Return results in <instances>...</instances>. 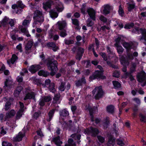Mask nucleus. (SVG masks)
<instances>
[{"mask_svg":"<svg viewBox=\"0 0 146 146\" xmlns=\"http://www.w3.org/2000/svg\"><path fill=\"white\" fill-rule=\"evenodd\" d=\"M57 64V61L53 59L49 58L48 59L47 65L48 69L51 71L50 74L52 76H53L58 70Z\"/></svg>","mask_w":146,"mask_h":146,"instance_id":"obj_1","label":"nucleus"},{"mask_svg":"<svg viewBox=\"0 0 146 146\" xmlns=\"http://www.w3.org/2000/svg\"><path fill=\"white\" fill-rule=\"evenodd\" d=\"M33 17L34 22L33 23V27H36L35 25L39 23L41 24L44 21V17L41 11L36 10L34 13Z\"/></svg>","mask_w":146,"mask_h":146,"instance_id":"obj_2","label":"nucleus"},{"mask_svg":"<svg viewBox=\"0 0 146 146\" xmlns=\"http://www.w3.org/2000/svg\"><path fill=\"white\" fill-rule=\"evenodd\" d=\"M97 68L100 70H96L89 77L90 80L92 81L95 79H104L105 78L104 76H103L104 70L103 68L100 65H98Z\"/></svg>","mask_w":146,"mask_h":146,"instance_id":"obj_3","label":"nucleus"},{"mask_svg":"<svg viewBox=\"0 0 146 146\" xmlns=\"http://www.w3.org/2000/svg\"><path fill=\"white\" fill-rule=\"evenodd\" d=\"M32 16L30 15L27 16L26 18L23 21L22 25H20L19 27L22 33H27L28 30L27 28L30 24Z\"/></svg>","mask_w":146,"mask_h":146,"instance_id":"obj_4","label":"nucleus"},{"mask_svg":"<svg viewBox=\"0 0 146 146\" xmlns=\"http://www.w3.org/2000/svg\"><path fill=\"white\" fill-rule=\"evenodd\" d=\"M63 10V6L62 3L59 2L55 9L50 10L49 11L50 17L53 19L57 18L58 15V13L56 11L61 12Z\"/></svg>","mask_w":146,"mask_h":146,"instance_id":"obj_5","label":"nucleus"},{"mask_svg":"<svg viewBox=\"0 0 146 146\" xmlns=\"http://www.w3.org/2000/svg\"><path fill=\"white\" fill-rule=\"evenodd\" d=\"M137 80L141 83L142 86H144L146 84V74L144 72L142 71L139 73L137 76Z\"/></svg>","mask_w":146,"mask_h":146,"instance_id":"obj_6","label":"nucleus"},{"mask_svg":"<svg viewBox=\"0 0 146 146\" xmlns=\"http://www.w3.org/2000/svg\"><path fill=\"white\" fill-rule=\"evenodd\" d=\"M135 30L138 33H141L142 34V36L138 38L139 40L146 44V29L137 28Z\"/></svg>","mask_w":146,"mask_h":146,"instance_id":"obj_7","label":"nucleus"},{"mask_svg":"<svg viewBox=\"0 0 146 146\" xmlns=\"http://www.w3.org/2000/svg\"><path fill=\"white\" fill-rule=\"evenodd\" d=\"M117 37L121 38L119 42L121 44H122L123 46L127 49V52H128L129 49L132 47L133 44L132 42L128 43L125 42L123 40V37L120 35L119 36Z\"/></svg>","mask_w":146,"mask_h":146,"instance_id":"obj_8","label":"nucleus"},{"mask_svg":"<svg viewBox=\"0 0 146 146\" xmlns=\"http://www.w3.org/2000/svg\"><path fill=\"white\" fill-rule=\"evenodd\" d=\"M13 81L10 80L9 78L7 79L5 82V85L3 88L0 87V91H2V90L5 91L9 90L11 88L13 85Z\"/></svg>","mask_w":146,"mask_h":146,"instance_id":"obj_9","label":"nucleus"},{"mask_svg":"<svg viewBox=\"0 0 146 146\" xmlns=\"http://www.w3.org/2000/svg\"><path fill=\"white\" fill-rule=\"evenodd\" d=\"M119 56L120 57L119 58L121 63L124 66V67L122 69V70L123 72H125V73L127 71L126 66H128L129 64V62L128 60H126L124 56L121 55H119Z\"/></svg>","mask_w":146,"mask_h":146,"instance_id":"obj_10","label":"nucleus"},{"mask_svg":"<svg viewBox=\"0 0 146 146\" xmlns=\"http://www.w3.org/2000/svg\"><path fill=\"white\" fill-rule=\"evenodd\" d=\"M121 39V38L119 37L117 38L115 40L116 43L115 44L117 52L118 53L120 54L122 53L124 50V49L120 45L121 43L119 42V40Z\"/></svg>","mask_w":146,"mask_h":146,"instance_id":"obj_11","label":"nucleus"},{"mask_svg":"<svg viewBox=\"0 0 146 146\" xmlns=\"http://www.w3.org/2000/svg\"><path fill=\"white\" fill-rule=\"evenodd\" d=\"M87 132L88 134L91 135L94 137L96 136L99 132V131L97 128L91 127L87 130Z\"/></svg>","mask_w":146,"mask_h":146,"instance_id":"obj_12","label":"nucleus"},{"mask_svg":"<svg viewBox=\"0 0 146 146\" xmlns=\"http://www.w3.org/2000/svg\"><path fill=\"white\" fill-rule=\"evenodd\" d=\"M102 14L104 15H107L109 14L111 11L112 10V7L109 4L104 5L102 7Z\"/></svg>","mask_w":146,"mask_h":146,"instance_id":"obj_13","label":"nucleus"},{"mask_svg":"<svg viewBox=\"0 0 146 146\" xmlns=\"http://www.w3.org/2000/svg\"><path fill=\"white\" fill-rule=\"evenodd\" d=\"M41 66L39 64L33 65L29 67V70L33 74L41 69Z\"/></svg>","mask_w":146,"mask_h":146,"instance_id":"obj_14","label":"nucleus"},{"mask_svg":"<svg viewBox=\"0 0 146 146\" xmlns=\"http://www.w3.org/2000/svg\"><path fill=\"white\" fill-rule=\"evenodd\" d=\"M87 12L90 16V17L93 21L96 20V12L95 10L92 8L88 9Z\"/></svg>","mask_w":146,"mask_h":146,"instance_id":"obj_15","label":"nucleus"},{"mask_svg":"<svg viewBox=\"0 0 146 146\" xmlns=\"http://www.w3.org/2000/svg\"><path fill=\"white\" fill-rule=\"evenodd\" d=\"M46 46L48 48L52 49L55 52L58 49V47L54 42H48L46 44Z\"/></svg>","mask_w":146,"mask_h":146,"instance_id":"obj_16","label":"nucleus"},{"mask_svg":"<svg viewBox=\"0 0 146 146\" xmlns=\"http://www.w3.org/2000/svg\"><path fill=\"white\" fill-rule=\"evenodd\" d=\"M15 113V112L13 110H11L10 111L7 113L6 114L5 116V120L14 116Z\"/></svg>","mask_w":146,"mask_h":146,"instance_id":"obj_17","label":"nucleus"},{"mask_svg":"<svg viewBox=\"0 0 146 146\" xmlns=\"http://www.w3.org/2000/svg\"><path fill=\"white\" fill-rule=\"evenodd\" d=\"M78 52L76 56V59L80 60L84 52V50L82 48L79 47L78 48Z\"/></svg>","mask_w":146,"mask_h":146,"instance_id":"obj_18","label":"nucleus"},{"mask_svg":"<svg viewBox=\"0 0 146 146\" xmlns=\"http://www.w3.org/2000/svg\"><path fill=\"white\" fill-rule=\"evenodd\" d=\"M58 28L60 30H62L66 26V23L65 21H60L57 23Z\"/></svg>","mask_w":146,"mask_h":146,"instance_id":"obj_19","label":"nucleus"},{"mask_svg":"<svg viewBox=\"0 0 146 146\" xmlns=\"http://www.w3.org/2000/svg\"><path fill=\"white\" fill-rule=\"evenodd\" d=\"M18 59L17 56L15 54L12 55L11 58L10 60L7 61V62L9 66L11 64H14Z\"/></svg>","mask_w":146,"mask_h":146,"instance_id":"obj_20","label":"nucleus"},{"mask_svg":"<svg viewBox=\"0 0 146 146\" xmlns=\"http://www.w3.org/2000/svg\"><path fill=\"white\" fill-rule=\"evenodd\" d=\"M86 83V80L84 78L82 77L80 79L75 82V84L77 87H78L82 86L83 84H85Z\"/></svg>","mask_w":146,"mask_h":146,"instance_id":"obj_21","label":"nucleus"},{"mask_svg":"<svg viewBox=\"0 0 146 146\" xmlns=\"http://www.w3.org/2000/svg\"><path fill=\"white\" fill-rule=\"evenodd\" d=\"M93 95L96 100H99L102 97L103 95V92H93Z\"/></svg>","mask_w":146,"mask_h":146,"instance_id":"obj_22","label":"nucleus"},{"mask_svg":"<svg viewBox=\"0 0 146 146\" xmlns=\"http://www.w3.org/2000/svg\"><path fill=\"white\" fill-rule=\"evenodd\" d=\"M52 141L57 146H61V144L62 143V142L60 140L59 136H58L54 138Z\"/></svg>","mask_w":146,"mask_h":146,"instance_id":"obj_23","label":"nucleus"},{"mask_svg":"<svg viewBox=\"0 0 146 146\" xmlns=\"http://www.w3.org/2000/svg\"><path fill=\"white\" fill-rule=\"evenodd\" d=\"M35 94L33 92H28L27 94L25 97L24 98L25 100L28 99H30L33 98L34 99L35 98Z\"/></svg>","mask_w":146,"mask_h":146,"instance_id":"obj_24","label":"nucleus"},{"mask_svg":"<svg viewBox=\"0 0 146 146\" xmlns=\"http://www.w3.org/2000/svg\"><path fill=\"white\" fill-rule=\"evenodd\" d=\"M97 108L96 107L94 108H92L91 107H89L88 108V110L89 111V113L90 116V118H91V120L92 121H94V117L93 115L94 111H95V110H96Z\"/></svg>","mask_w":146,"mask_h":146,"instance_id":"obj_25","label":"nucleus"},{"mask_svg":"<svg viewBox=\"0 0 146 146\" xmlns=\"http://www.w3.org/2000/svg\"><path fill=\"white\" fill-rule=\"evenodd\" d=\"M52 2L49 1L43 3V7L44 9L46 10L48 9H50L51 7V4Z\"/></svg>","mask_w":146,"mask_h":146,"instance_id":"obj_26","label":"nucleus"},{"mask_svg":"<svg viewBox=\"0 0 146 146\" xmlns=\"http://www.w3.org/2000/svg\"><path fill=\"white\" fill-rule=\"evenodd\" d=\"M9 18L6 17H5L1 21V24L4 27H6L8 25Z\"/></svg>","mask_w":146,"mask_h":146,"instance_id":"obj_27","label":"nucleus"},{"mask_svg":"<svg viewBox=\"0 0 146 146\" xmlns=\"http://www.w3.org/2000/svg\"><path fill=\"white\" fill-rule=\"evenodd\" d=\"M33 45V42L31 41H29L25 46V50H30Z\"/></svg>","mask_w":146,"mask_h":146,"instance_id":"obj_28","label":"nucleus"},{"mask_svg":"<svg viewBox=\"0 0 146 146\" xmlns=\"http://www.w3.org/2000/svg\"><path fill=\"white\" fill-rule=\"evenodd\" d=\"M24 136V134H23L21 132H20L19 133L18 135L15 138V140L18 141H21Z\"/></svg>","mask_w":146,"mask_h":146,"instance_id":"obj_29","label":"nucleus"},{"mask_svg":"<svg viewBox=\"0 0 146 146\" xmlns=\"http://www.w3.org/2000/svg\"><path fill=\"white\" fill-rule=\"evenodd\" d=\"M106 109L107 111L109 113L112 114L114 112V107L112 105L108 106Z\"/></svg>","mask_w":146,"mask_h":146,"instance_id":"obj_30","label":"nucleus"},{"mask_svg":"<svg viewBox=\"0 0 146 146\" xmlns=\"http://www.w3.org/2000/svg\"><path fill=\"white\" fill-rule=\"evenodd\" d=\"M68 144H66L65 146H76V145L74 140L72 138L69 139L68 141Z\"/></svg>","mask_w":146,"mask_h":146,"instance_id":"obj_31","label":"nucleus"},{"mask_svg":"<svg viewBox=\"0 0 146 146\" xmlns=\"http://www.w3.org/2000/svg\"><path fill=\"white\" fill-rule=\"evenodd\" d=\"M112 83L115 89H120L121 88V84L120 83L116 81H112Z\"/></svg>","mask_w":146,"mask_h":146,"instance_id":"obj_32","label":"nucleus"},{"mask_svg":"<svg viewBox=\"0 0 146 146\" xmlns=\"http://www.w3.org/2000/svg\"><path fill=\"white\" fill-rule=\"evenodd\" d=\"M38 74L40 76H43L45 77H46L49 75V73L47 71H45L43 70L40 71L38 72Z\"/></svg>","mask_w":146,"mask_h":146,"instance_id":"obj_33","label":"nucleus"},{"mask_svg":"<svg viewBox=\"0 0 146 146\" xmlns=\"http://www.w3.org/2000/svg\"><path fill=\"white\" fill-rule=\"evenodd\" d=\"M115 143V140L114 138L112 136H110L108 139V146H110V145H112V146Z\"/></svg>","mask_w":146,"mask_h":146,"instance_id":"obj_34","label":"nucleus"},{"mask_svg":"<svg viewBox=\"0 0 146 146\" xmlns=\"http://www.w3.org/2000/svg\"><path fill=\"white\" fill-rule=\"evenodd\" d=\"M73 24L76 26V29H79V22L78 20L76 19H71Z\"/></svg>","mask_w":146,"mask_h":146,"instance_id":"obj_35","label":"nucleus"},{"mask_svg":"<svg viewBox=\"0 0 146 146\" xmlns=\"http://www.w3.org/2000/svg\"><path fill=\"white\" fill-rule=\"evenodd\" d=\"M54 110L53 109L52 110L50 111L48 113L49 117L47 119V120L48 121H50L54 113Z\"/></svg>","mask_w":146,"mask_h":146,"instance_id":"obj_36","label":"nucleus"},{"mask_svg":"<svg viewBox=\"0 0 146 146\" xmlns=\"http://www.w3.org/2000/svg\"><path fill=\"white\" fill-rule=\"evenodd\" d=\"M127 7L128 11L130 12L135 7V3H128Z\"/></svg>","mask_w":146,"mask_h":146,"instance_id":"obj_37","label":"nucleus"},{"mask_svg":"<svg viewBox=\"0 0 146 146\" xmlns=\"http://www.w3.org/2000/svg\"><path fill=\"white\" fill-rule=\"evenodd\" d=\"M65 83L64 82H62L61 84L58 87V89L60 91H64V90L65 87Z\"/></svg>","mask_w":146,"mask_h":146,"instance_id":"obj_38","label":"nucleus"},{"mask_svg":"<svg viewBox=\"0 0 146 146\" xmlns=\"http://www.w3.org/2000/svg\"><path fill=\"white\" fill-rule=\"evenodd\" d=\"M91 19H88L86 21L87 26L88 27H92L94 24V22L92 21Z\"/></svg>","mask_w":146,"mask_h":146,"instance_id":"obj_39","label":"nucleus"},{"mask_svg":"<svg viewBox=\"0 0 146 146\" xmlns=\"http://www.w3.org/2000/svg\"><path fill=\"white\" fill-rule=\"evenodd\" d=\"M125 74L126 78H127L128 77H129L131 81H133V82H135V80L134 79V77L131 74V73L128 72H126Z\"/></svg>","mask_w":146,"mask_h":146,"instance_id":"obj_40","label":"nucleus"},{"mask_svg":"<svg viewBox=\"0 0 146 146\" xmlns=\"http://www.w3.org/2000/svg\"><path fill=\"white\" fill-rule=\"evenodd\" d=\"M98 30V31H105L106 29L109 30L110 29V27L108 26H106L105 25H104L101 27L100 29L98 28H97Z\"/></svg>","mask_w":146,"mask_h":146,"instance_id":"obj_41","label":"nucleus"},{"mask_svg":"<svg viewBox=\"0 0 146 146\" xmlns=\"http://www.w3.org/2000/svg\"><path fill=\"white\" fill-rule=\"evenodd\" d=\"M127 59L125 58L127 60H133L134 58L132 54L130 52H129V51L128 52H127ZM129 61V60H128Z\"/></svg>","mask_w":146,"mask_h":146,"instance_id":"obj_42","label":"nucleus"},{"mask_svg":"<svg viewBox=\"0 0 146 146\" xmlns=\"http://www.w3.org/2000/svg\"><path fill=\"white\" fill-rule=\"evenodd\" d=\"M60 115L63 116H66L68 115V112L65 110H62L60 113Z\"/></svg>","mask_w":146,"mask_h":146,"instance_id":"obj_43","label":"nucleus"},{"mask_svg":"<svg viewBox=\"0 0 146 146\" xmlns=\"http://www.w3.org/2000/svg\"><path fill=\"white\" fill-rule=\"evenodd\" d=\"M118 12L119 15L121 17L123 16L124 12L122 7L121 5L119 6Z\"/></svg>","mask_w":146,"mask_h":146,"instance_id":"obj_44","label":"nucleus"},{"mask_svg":"<svg viewBox=\"0 0 146 146\" xmlns=\"http://www.w3.org/2000/svg\"><path fill=\"white\" fill-rule=\"evenodd\" d=\"M45 102H48L51 100V97L49 96H43L42 97Z\"/></svg>","mask_w":146,"mask_h":146,"instance_id":"obj_45","label":"nucleus"},{"mask_svg":"<svg viewBox=\"0 0 146 146\" xmlns=\"http://www.w3.org/2000/svg\"><path fill=\"white\" fill-rule=\"evenodd\" d=\"M55 84L54 83H51L49 85V89L50 90H52V91H55V89L54 88Z\"/></svg>","mask_w":146,"mask_h":146,"instance_id":"obj_46","label":"nucleus"},{"mask_svg":"<svg viewBox=\"0 0 146 146\" xmlns=\"http://www.w3.org/2000/svg\"><path fill=\"white\" fill-rule=\"evenodd\" d=\"M16 22L15 19H11L9 20L8 24L10 25L11 27L15 25V23Z\"/></svg>","mask_w":146,"mask_h":146,"instance_id":"obj_47","label":"nucleus"},{"mask_svg":"<svg viewBox=\"0 0 146 146\" xmlns=\"http://www.w3.org/2000/svg\"><path fill=\"white\" fill-rule=\"evenodd\" d=\"M139 116L140 117V120L141 121L144 122H146V117L145 116L143 115L141 113L139 114Z\"/></svg>","mask_w":146,"mask_h":146,"instance_id":"obj_48","label":"nucleus"},{"mask_svg":"<svg viewBox=\"0 0 146 146\" xmlns=\"http://www.w3.org/2000/svg\"><path fill=\"white\" fill-rule=\"evenodd\" d=\"M134 25V24L133 23L127 24L125 25L124 28L127 29H130L133 27Z\"/></svg>","mask_w":146,"mask_h":146,"instance_id":"obj_49","label":"nucleus"},{"mask_svg":"<svg viewBox=\"0 0 146 146\" xmlns=\"http://www.w3.org/2000/svg\"><path fill=\"white\" fill-rule=\"evenodd\" d=\"M23 112V111L20 110L18 111L16 115V119H18L22 116Z\"/></svg>","mask_w":146,"mask_h":146,"instance_id":"obj_50","label":"nucleus"},{"mask_svg":"<svg viewBox=\"0 0 146 146\" xmlns=\"http://www.w3.org/2000/svg\"><path fill=\"white\" fill-rule=\"evenodd\" d=\"M11 103L9 101L6 102L5 108V110L7 111L11 107Z\"/></svg>","mask_w":146,"mask_h":146,"instance_id":"obj_51","label":"nucleus"},{"mask_svg":"<svg viewBox=\"0 0 146 146\" xmlns=\"http://www.w3.org/2000/svg\"><path fill=\"white\" fill-rule=\"evenodd\" d=\"M65 43L67 44H73L74 41L73 40H68L67 39H65L64 40Z\"/></svg>","mask_w":146,"mask_h":146,"instance_id":"obj_52","label":"nucleus"},{"mask_svg":"<svg viewBox=\"0 0 146 146\" xmlns=\"http://www.w3.org/2000/svg\"><path fill=\"white\" fill-rule=\"evenodd\" d=\"M113 76L114 77L118 78L119 76V72L117 70L114 71L113 73Z\"/></svg>","mask_w":146,"mask_h":146,"instance_id":"obj_53","label":"nucleus"},{"mask_svg":"<svg viewBox=\"0 0 146 146\" xmlns=\"http://www.w3.org/2000/svg\"><path fill=\"white\" fill-rule=\"evenodd\" d=\"M99 19L104 23H106L107 20V19L102 15L100 17Z\"/></svg>","mask_w":146,"mask_h":146,"instance_id":"obj_54","label":"nucleus"},{"mask_svg":"<svg viewBox=\"0 0 146 146\" xmlns=\"http://www.w3.org/2000/svg\"><path fill=\"white\" fill-rule=\"evenodd\" d=\"M60 97V94L59 93H58L55 95L54 97L53 98V100L56 102L59 100Z\"/></svg>","mask_w":146,"mask_h":146,"instance_id":"obj_55","label":"nucleus"},{"mask_svg":"<svg viewBox=\"0 0 146 146\" xmlns=\"http://www.w3.org/2000/svg\"><path fill=\"white\" fill-rule=\"evenodd\" d=\"M67 35L66 31L65 30L62 31L60 34V35L62 37H64Z\"/></svg>","mask_w":146,"mask_h":146,"instance_id":"obj_56","label":"nucleus"},{"mask_svg":"<svg viewBox=\"0 0 146 146\" xmlns=\"http://www.w3.org/2000/svg\"><path fill=\"white\" fill-rule=\"evenodd\" d=\"M76 39L77 41V42L76 43V44L78 45H80V43L79 42L82 39L80 35H78L76 37Z\"/></svg>","mask_w":146,"mask_h":146,"instance_id":"obj_57","label":"nucleus"},{"mask_svg":"<svg viewBox=\"0 0 146 146\" xmlns=\"http://www.w3.org/2000/svg\"><path fill=\"white\" fill-rule=\"evenodd\" d=\"M100 55L103 58L104 60L105 61H107V59L106 57V54L104 52H100Z\"/></svg>","mask_w":146,"mask_h":146,"instance_id":"obj_58","label":"nucleus"},{"mask_svg":"<svg viewBox=\"0 0 146 146\" xmlns=\"http://www.w3.org/2000/svg\"><path fill=\"white\" fill-rule=\"evenodd\" d=\"M11 37L13 40H15L18 37V35L15 34H11Z\"/></svg>","mask_w":146,"mask_h":146,"instance_id":"obj_59","label":"nucleus"},{"mask_svg":"<svg viewBox=\"0 0 146 146\" xmlns=\"http://www.w3.org/2000/svg\"><path fill=\"white\" fill-rule=\"evenodd\" d=\"M136 66V64L135 63H132L131 67L130 68V70L131 72H134L135 70V68Z\"/></svg>","mask_w":146,"mask_h":146,"instance_id":"obj_60","label":"nucleus"},{"mask_svg":"<svg viewBox=\"0 0 146 146\" xmlns=\"http://www.w3.org/2000/svg\"><path fill=\"white\" fill-rule=\"evenodd\" d=\"M102 91V86H100L99 87H96L92 91Z\"/></svg>","mask_w":146,"mask_h":146,"instance_id":"obj_61","label":"nucleus"},{"mask_svg":"<svg viewBox=\"0 0 146 146\" xmlns=\"http://www.w3.org/2000/svg\"><path fill=\"white\" fill-rule=\"evenodd\" d=\"M18 6L19 7L23 8L25 7V5L22 3V2L21 1H19L17 2Z\"/></svg>","mask_w":146,"mask_h":146,"instance_id":"obj_62","label":"nucleus"},{"mask_svg":"<svg viewBox=\"0 0 146 146\" xmlns=\"http://www.w3.org/2000/svg\"><path fill=\"white\" fill-rule=\"evenodd\" d=\"M117 143L121 146H123L124 145V144L123 143V141L120 139H118L116 141Z\"/></svg>","mask_w":146,"mask_h":146,"instance_id":"obj_63","label":"nucleus"},{"mask_svg":"<svg viewBox=\"0 0 146 146\" xmlns=\"http://www.w3.org/2000/svg\"><path fill=\"white\" fill-rule=\"evenodd\" d=\"M2 146H12V145L7 142L3 141L2 144Z\"/></svg>","mask_w":146,"mask_h":146,"instance_id":"obj_64","label":"nucleus"}]
</instances>
